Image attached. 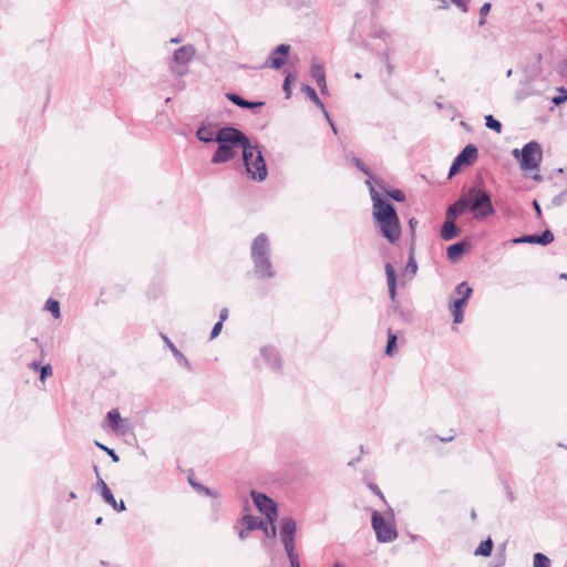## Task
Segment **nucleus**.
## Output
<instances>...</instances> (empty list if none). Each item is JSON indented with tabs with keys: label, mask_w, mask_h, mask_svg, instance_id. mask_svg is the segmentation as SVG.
<instances>
[{
	"label": "nucleus",
	"mask_w": 567,
	"mask_h": 567,
	"mask_svg": "<svg viewBox=\"0 0 567 567\" xmlns=\"http://www.w3.org/2000/svg\"><path fill=\"white\" fill-rule=\"evenodd\" d=\"M369 187L370 196L373 203L372 215L380 228V231L389 243H395L401 235L399 217L393 205L389 200L381 198L379 192L370 181H365Z\"/></svg>",
	"instance_id": "obj_1"
},
{
	"label": "nucleus",
	"mask_w": 567,
	"mask_h": 567,
	"mask_svg": "<svg viewBox=\"0 0 567 567\" xmlns=\"http://www.w3.org/2000/svg\"><path fill=\"white\" fill-rule=\"evenodd\" d=\"M215 142L218 143V148L212 157V163L221 164L235 158L237 150L244 153L249 138L240 130L226 126L217 131Z\"/></svg>",
	"instance_id": "obj_2"
},
{
	"label": "nucleus",
	"mask_w": 567,
	"mask_h": 567,
	"mask_svg": "<svg viewBox=\"0 0 567 567\" xmlns=\"http://www.w3.org/2000/svg\"><path fill=\"white\" fill-rule=\"evenodd\" d=\"M250 256L254 262V272L260 279H269L275 276L270 260V245L265 234L258 235L251 244Z\"/></svg>",
	"instance_id": "obj_3"
},
{
	"label": "nucleus",
	"mask_w": 567,
	"mask_h": 567,
	"mask_svg": "<svg viewBox=\"0 0 567 567\" xmlns=\"http://www.w3.org/2000/svg\"><path fill=\"white\" fill-rule=\"evenodd\" d=\"M243 162L249 178L257 182H262L267 178L266 161L257 143H251L249 140L243 153Z\"/></svg>",
	"instance_id": "obj_4"
},
{
	"label": "nucleus",
	"mask_w": 567,
	"mask_h": 567,
	"mask_svg": "<svg viewBox=\"0 0 567 567\" xmlns=\"http://www.w3.org/2000/svg\"><path fill=\"white\" fill-rule=\"evenodd\" d=\"M297 523L290 516L281 517L279 522V538L289 559L290 567H300L296 547Z\"/></svg>",
	"instance_id": "obj_5"
},
{
	"label": "nucleus",
	"mask_w": 567,
	"mask_h": 567,
	"mask_svg": "<svg viewBox=\"0 0 567 567\" xmlns=\"http://www.w3.org/2000/svg\"><path fill=\"white\" fill-rule=\"evenodd\" d=\"M467 198L468 206L474 213L475 218L485 219L486 217L494 215L495 209L487 192L476 187H471L467 190Z\"/></svg>",
	"instance_id": "obj_6"
},
{
	"label": "nucleus",
	"mask_w": 567,
	"mask_h": 567,
	"mask_svg": "<svg viewBox=\"0 0 567 567\" xmlns=\"http://www.w3.org/2000/svg\"><path fill=\"white\" fill-rule=\"evenodd\" d=\"M515 158H519L520 168L523 171L537 169L543 159V152L540 145L532 141L524 145L522 151L515 148L512 152Z\"/></svg>",
	"instance_id": "obj_7"
},
{
	"label": "nucleus",
	"mask_w": 567,
	"mask_h": 567,
	"mask_svg": "<svg viewBox=\"0 0 567 567\" xmlns=\"http://www.w3.org/2000/svg\"><path fill=\"white\" fill-rule=\"evenodd\" d=\"M473 289L467 285L466 281L461 282L456 286L454 293L458 296L454 299L450 306L453 315V323L457 324L463 321L464 307L470 299Z\"/></svg>",
	"instance_id": "obj_8"
},
{
	"label": "nucleus",
	"mask_w": 567,
	"mask_h": 567,
	"mask_svg": "<svg viewBox=\"0 0 567 567\" xmlns=\"http://www.w3.org/2000/svg\"><path fill=\"white\" fill-rule=\"evenodd\" d=\"M195 48L190 44L183 45L177 49L173 54L174 65L171 66V70L178 76H183L187 73V64L195 56Z\"/></svg>",
	"instance_id": "obj_9"
},
{
	"label": "nucleus",
	"mask_w": 567,
	"mask_h": 567,
	"mask_svg": "<svg viewBox=\"0 0 567 567\" xmlns=\"http://www.w3.org/2000/svg\"><path fill=\"white\" fill-rule=\"evenodd\" d=\"M372 527L375 532L377 539L380 543H389L398 537L395 527L392 524L386 523L384 517L378 512L372 514Z\"/></svg>",
	"instance_id": "obj_10"
},
{
	"label": "nucleus",
	"mask_w": 567,
	"mask_h": 567,
	"mask_svg": "<svg viewBox=\"0 0 567 567\" xmlns=\"http://www.w3.org/2000/svg\"><path fill=\"white\" fill-rule=\"evenodd\" d=\"M251 498L254 501L255 506L261 514L266 516L269 524H272L277 520V506L271 498L256 491H251Z\"/></svg>",
	"instance_id": "obj_11"
},
{
	"label": "nucleus",
	"mask_w": 567,
	"mask_h": 567,
	"mask_svg": "<svg viewBox=\"0 0 567 567\" xmlns=\"http://www.w3.org/2000/svg\"><path fill=\"white\" fill-rule=\"evenodd\" d=\"M290 47L288 44L278 45L268 58L265 66L280 69L286 63Z\"/></svg>",
	"instance_id": "obj_12"
},
{
	"label": "nucleus",
	"mask_w": 567,
	"mask_h": 567,
	"mask_svg": "<svg viewBox=\"0 0 567 567\" xmlns=\"http://www.w3.org/2000/svg\"><path fill=\"white\" fill-rule=\"evenodd\" d=\"M218 130L219 128H217V125L214 123H203L202 126L198 127L196 136L204 143L215 142Z\"/></svg>",
	"instance_id": "obj_13"
},
{
	"label": "nucleus",
	"mask_w": 567,
	"mask_h": 567,
	"mask_svg": "<svg viewBox=\"0 0 567 567\" xmlns=\"http://www.w3.org/2000/svg\"><path fill=\"white\" fill-rule=\"evenodd\" d=\"M467 208H470V206L466 193L446 209L445 217L455 219L458 215H462Z\"/></svg>",
	"instance_id": "obj_14"
},
{
	"label": "nucleus",
	"mask_w": 567,
	"mask_h": 567,
	"mask_svg": "<svg viewBox=\"0 0 567 567\" xmlns=\"http://www.w3.org/2000/svg\"><path fill=\"white\" fill-rule=\"evenodd\" d=\"M477 158V147L473 144L466 145L462 152L455 157L457 164L462 166L471 165Z\"/></svg>",
	"instance_id": "obj_15"
},
{
	"label": "nucleus",
	"mask_w": 567,
	"mask_h": 567,
	"mask_svg": "<svg viewBox=\"0 0 567 567\" xmlns=\"http://www.w3.org/2000/svg\"><path fill=\"white\" fill-rule=\"evenodd\" d=\"M311 76L316 81L317 85L319 86L320 92L322 94H326L328 91V87H327L326 73H324L323 66L320 64L313 63L311 65Z\"/></svg>",
	"instance_id": "obj_16"
},
{
	"label": "nucleus",
	"mask_w": 567,
	"mask_h": 567,
	"mask_svg": "<svg viewBox=\"0 0 567 567\" xmlns=\"http://www.w3.org/2000/svg\"><path fill=\"white\" fill-rule=\"evenodd\" d=\"M460 234V229L455 224V219H451L445 217V221L442 225L441 237L443 240H452L457 237Z\"/></svg>",
	"instance_id": "obj_17"
},
{
	"label": "nucleus",
	"mask_w": 567,
	"mask_h": 567,
	"mask_svg": "<svg viewBox=\"0 0 567 567\" xmlns=\"http://www.w3.org/2000/svg\"><path fill=\"white\" fill-rule=\"evenodd\" d=\"M384 269L389 287V296L391 300H394L396 296V274L393 266L390 262L385 264Z\"/></svg>",
	"instance_id": "obj_18"
},
{
	"label": "nucleus",
	"mask_w": 567,
	"mask_h": 567,
	"mask_svg": "<svg viewBox=\"0 0 567 567\" xmlns=\"http://www.w3.org/2000/svg\"><path fill=\"white\" fill-rule=\"evenodd\" d=\"M261 354L265 358L266 362L272 370H279L281 367V360L278 352L272 348H264L261 350Z\"/></svg>",
	"instance_id": "obj_19"
},
{
	"label": "nucleus",
	"mask_w": 567,
	"mask_h": 567,
	"mask_svg": "<svg viewBox=\"0 0 567 567\" xmlns=\"http://www.w3.org/2000/svg\"><path fill=\"white\" fill-rule=\"evenodd\" d=\"M102 498L104 499V502L106 504L112 506V508L116 512H124L126 509L124 502L120 501L117 503V501L115 499L113 493L111 492V489L109 488L107 485H104V491L102 492Z\"/></svg>",
	"instance_id": "obj_20"
},
{
	"label": "nucleus",
	"mask_w": 567,
	"mask_h": 567,
	"mask_svg": "<svg viewBox=\"0 0 567 567\" xmlns=\"http://www.w3.org/2000/svg\"><path fill=\"white\" fill-rule=\"evenodd\" d=\"M227 99L229 101H231L234 104H236L237 106H240L244 109H254V107H259V106L264 105V102H249L235 93H228Z\"/></svg>",
	"instance_id": "obj_21"
},
{
	"label": "nucleus",
	"mask_w": 567,
	"mask_h": 567,
	"mask_svg": "<svg viewBox=\"0 0 567 567\" xmlns=\"http://www.w3.org/2000/svg\"><path fill=\"white\" fill-rule=\"evenodd\" d=\"M240 524L245 526L249 532L261 529V527H265V522L261 520L259 517L252 515H245L241 518Z\"/></svg>",
	"instance_id": "obj_22"
},
{
	"label": "nucleus",
	"mask_w": 567,
	"mask_h": 567,
	"mask_svg": "<svg viewBox=\"0 0 567 567\" xmlns=\"http://www.w3.org/2000/svg\"><path fill=\"white\" fill-rule=\"evenodd\" d=\"M301 91L306 94V96L309 100H311L317 106H319L322 110L324 117H328V112L326 111L321 100L318 97V94L315 91V89L309 85H302Z\"/></svg>",
	"instance_id": "obj_23"
},
{
	"label": "nucleus",
	"mask_w": 567,
	"mask_h": 567,
	"mask_svg": "<svg viewBox=\"0 0 567 567\" xmlns=\"http://www.w3.org/2000/svg\"><path fill=\"white\" fill-rule=\"evenodd\" d=\"M465 250V243L460 241L447 247L446 255L452 261L461 259Z\"/></svg>",
	"instance_id": "obj_24"
},
{
	"label": "nucleus",
	"mask_w": 567,
	"mask_h": 567,
	"mask_svg": "<svg viewBox=\"0 0 567 567\" xmlns=\"http://www.w3.org/2000/svg\"><path fill=\"white\" fill-rule=\"evenodd\" d=\"M107 422L113 431H117L121 427V423L123 422L121 414L117 409H112L107 412L106 415Z\"/></svg>",
	"instance_id": "obj_25"
},
{
	"label": "nucleus",
	"mask_w": 567,
	"mask_h": 567,
	"mask_svg": "<svg viewBox=\"0 0 567 567\" xmlns=\"http://www.w3.org/2000/svg\"><path fill=\"white\" fill-rule=\"evenodd\" d=\"M493 545L494 544L491 538L483 540L475 549L474 555L475 556H484V557L491 556L492 550H493Z\"/></svg>",
	"instance_id": "obj_26"
},
{
	"label": "nucleus",
	"mask_w": 567,
	"mask_h": 567,
	"mask_svg": "<svg viewBox=\"0 0 567 567\" xmlns=\"http://www.w3.org/2000/svg\"><path fill=\"white\" fill-rule=\"evenodd\" d=\"M352 162L362 173H364L369 177L368 181H370L372 185L374 183L375 185L381 187V181H379L372 176V173L370 172V169L364 165V163L360 158L353 157Z\"/></svg>",
	"instance_id": "obj_27"
},
{
	"label": "nucleus",
	"mask_w": 567,
	"mask_h": 567,
	"mask_svg": "<svg viewBox=\"0 0 567 567\" xmlns=\"http://www.w3.org/2000/svg\"><path fill=\"white\" fill-rule=\"evenodd\" d=\"M45 310L51 312L54 319H59L61 317L60 312V302L55 299L49 298L44 306Z\"/></svg>",
	"instance_id": "obj_28"
},
{
	"label": "nucleus",
	"mask_w": 567,
	"mask_h": 567,
	"mask_svg": "<svg viewBox=\"0 0 567 567\" xmlns=\"http://www.w3.org/2000/svg\"><path fill=\"white\" fill-rule=\"evenodd\" d=\"M388 334H389V338H388V343H386V348H385V353L388 355L392 357L396 352L398 338L391 330H389Z\"/></svg>",
	"instance_id": "obj_29"
},
{
	"label": "nucleus",
	"mask_w": 567,
	"mask_h": 567,
	"mask_svg": "<svg viewBox=\"0 0 567 567\" xmlns=\"http://www.w3.org/2000/svg\"><path fill=\"white\" fill-rule=\"evenodd\" d=\"M533 565L534 567H550V560L546 555L537 553L534 555Z\"/></svg>",
	"instance_id": "obj_30"
},
{
	"label": "nucleus",
	"mask_w": 567,
	"mask_h": 567,
	"mask_svg": "<svg viewBox=\"0 0 567 567\" xmlns=\"http://www.w3.org/2000/svg\"><path fill=\"white\" fill-rule=\"evenodd\" d=\"M513 243L514 244H538L539 245V239H538V235H527V236L514 238Z\"/></svg>",
	"instance_id": "obj_31"
},
{
	"label": "nucleus",
	"mask_w": 567,
	"mask_h": 567,
	"mask_svg": "<svg viewBox=\"0 0 567 567\" xmlns=\"http://www.w3.org/2000/svg\"><path fill=\"white\" fill-rule=\"evenodd\" d=\"M485 125L488 128L496 131L497 133H501L502 131V123L494 118L493 115H487L485 117Z\"/></svg>",
	"instance_id": "obj_32"
},
{
	"label": "nucleus",
	"mask_w": 567,
	"mask_h": 567,
	"mask_svg": "<svg viewBox=\"0 0 567 567\" xmlns=\"http://www.w3.org/2000/svg\"><path fill=\"white\" fill-rule=\"evenodd\" d=\"M380 188H382L389 197L393 198L396 202H403L405 199L404 193L400 189L386 190L385 188H383L382 185Z\"/></svg>",
	"instance_id": "obj_33"
},
{
	"label": "nucleus",
	"mask_w": 567,
	"mask_h": 567,
	"mask_svg": "<svg viewBox=\"0 0 567 567\" xmlns=\"http://www.w3.org/2000/svg\"><path fill=\"white\" fill-rule=\"evenodd\" d=\"M538 239H539V245L546 246V245L553 243L554 234L549 229H546L542 235H538Z\"/></svg>",
	"instance_id": "obj_34"
},
{
	"label": "nucleus",
	"mask_w": 567,
	"mask_h": 567,
	"mask_svg": "<svg viewBox=\"0 0 567 567\" xmlns=\"http://www.w3.org/2000/svg\"><path fill=\"white\" fill-rule=\"evenodd\" d=\"M166 344L168 346V348L172 350L173 354L179 359V360H184L185 363H187V360L185 359V357L183 355V353L174 346V343L167 338V337H163Z\"/></svg>",
	"instance_id": "obj_35"
},
{
	"label": "nucleus",
	"mask_w": 567,
	"mask_h": 567,
	"mask_svg": "<svg viewBox=\"0 0 567 567\" xmlns=\"http://www.w3.org/2000/svg\"><path fill=\"white\" fill-rule=\"evenodd\" d=\"M559 94L553 97V103L555 105H560L561 103L567 101V89L560 87Z\"/></svg>",
	"instance_id": "obj_36"
},
{
	"label": "nucleus",
	"mask_w": 567,
	"mask_h": 567,
	"mask_svg": "<svg viewBox=\"0 0 567 567\" xmlns=\"http://www.w3.org/2000/svg\"><path fill=\"white\" fill-rule=\"evenodd\" d=\"M416 270H417L416 261H415L414 257L411 255L409 258V261L406 264V267H405V272L412 277L416 274Z\"/></svg>",
	"instance_id": "obj_37"
},
{
	"label": "nucleus",
	"mask_w": 567,
	"mask_h": 567,
	"mask_svg": "<svg viewBox=\"0 0 567 567\" xmlns=\"http://www.w3.org/2000/svg\"><path fill=\"white\" fill-rule=\"evenodd\" d=\"M269 525H270V528L268 527V524L265 523V527H261V529L264 530V533H265V535L267 537L276 538V536H277V527H276L275 523L269 524Z\"/></svg>",
	"instance_id": "obj_38"
},
{
	"label": "nucleus",
	"mask_w": 567,
	"mask_h": 567,
	"mask_svg": "<svg viewBox=\"0 0 567 567\" xmlns=\"http://www.w3.org/2000/svg\"><path fill=\"white\" fill-rule=\"evenodd\" d=\"M491 10V3L489 2H486L484 3L482 7H481V10H480V13H481V19L478 21V25L482 27L485 24V17L486 14L489 12Z\"/></svg>",
	"instance_id": "obj_39"
},
{
	"label": "nucleus",
	"mask_w": 567,
	"mask_h": 567,
	"mask_svg": "<svg viewBox=\"0 0 567 567\" xmlns=\"http://www.w3.org/2000/svg\"><path fill=\"white\" fill-rule=\"evenodd\" d=\"M52 375V367L51 364H45L40 369V381L43 383L47 378Z\"/></svg>",
	"instance_id": "obj_40"
},
{
	"label": "nucleus",
	"mask_w": 567,
	"mask_h": 567,
	"mask_svg": "<svg viewBox=\"0 0 567 567\" xmlns=\"http://www.w3.org/2000/svg\"><path fill=\"white\" fill-rule=\"evenodd\" d=\"M96 446L103 451H105L112 458L113 462H118L120 461V457L118 455L114 452V450L112 449H109L107 446L101 444L100 442H95Z\"/></svg>",
	"instance_id": "obj_41"
},
{
	"label": "nucleus",
	"mask_w": 567,
	"mask_h": 567,
	"mask_svg": "<svg viewBox=\"0 0 567 567\" xmlns=\"http://www.w3.org/2000/svg\"><path fill=\"white\" fill-rule=\"evenodd\" d=\"M293 80L292 75L291 74H288L286 78H285V81H284V84H282V90L285 91L286 93V99H289L290 95H291V90H290V83L291 81Z\"/></svg>",
	"instance_id": "obj_42"
},
{
	"label": "nucleus",
	"mask_w": 567,
	"mask_h": 567,
	"mask_svg": "<svg viewBox=\"0 0 567 567\" xmlns=\"http://www.w3.org/2000/svg\"><path fill=\"white\" fill-rule=\"evenodd\" d=\"M382 60L385 63L388 73L391 75L393 73V65L390 63L389 54L382 53Z\"/></svg>",
	"instance_id": "obj_43"
},
{
	"label": "nucleus",
	"mask_w": 567,
	"mask_h": 567,
	"mask_svg": "<svg viewBox=\"0 0 567 567\" xmlns=\"http://www.w3.org/2000/svg\"><path fill=\"white\" fill-rule=\"evenodd\" d=\"M453 3H455L463 12H467V3L470 0H451Z\"/></svg>",
	"instance_id": "obj_44"
},
{
	"label": "nucleus",
	"mask_w": 567,
	"mask_h": 567,
	"mask_svg": "<svg viewBox=\"0 0 567 567\" xmlns=\"http://www.w3.org/2000/svg\"><path fill=\"white\" fill-rule=\"evenodd\" d=\"M221 328H223L221 321L216 322L215 326L213 327V330L210 333V339H215L220 333Z\"/></svg>",
	"instance_id": "obj_45"
},
{
	"label": "nucleus",
	"mask_w": 567,
	"mask_h": 567,
	"mask_svg": "<svg viewBox=\"0 0 567 567\" xmlns=\"http://www.w3.org/2000/svg\"><path fill=\"white\" fill-rule=\"evenodd\" d=\"M461 167H462V165L457 164V161L454 159V162L452 163V165L450 167L449 177L454 176L460 171Z\"/></svg>",
	"instance_id": "obj_46"
},
{
	"label": "nucleus",
	"mask_w": 567,
	"mask_h": 567,
	"mask_svg": "<svg viewBox=\"0 0 567 567\" xmlns=\"http://www.w3.org/2000/svg\"><path fill=\"white\" fill-rule=\"evenodd\" d=\"M248 534H249V530H248L245 526H243L241 530H240V532H239V534H238V537H239L241 540H244V539H246V538H247Z\"/></svg>",
	"instance_id": "obj_47"
},
{
	"label": "nucleus",
	"mask_w": 567,
	"mask_h": 567,
	"mask_svg": "<svg viewBox=\"0 0 567 567\" xmlns=\"http://www.w3.org/2000/svg\"><path fill=\"white\" fill-rule=\"evenodd\" d=\"M228 317V309L227 308H224L221 309L220 313H219V321H221V323L227 319Z\"/></svg>",
	"instance_id": "obj_48"
},
{
	"label": "nucleus",
	"mask_w": 567,
	"mask_h": 567,
	"mask_svg": "<svg viewBox=\"0 0 567 567\" xmlns=\"http://www.w3.org/2000/svg\"><path fill=\"white\" fill-rule=\"evenodd\" d=\"M193 486H195L197 489L205 492V494L209 495L210 491L207 487H204L199 484H195L192 481H189Z\"/></svg>",
	"instance_id": "obj_49"
},
{
	"label": "nucleus",
	"mask_w": 567,
	"mask_h": 567,
	"mask_svg": "<svg viewBox=\"0 0 567 567\" xmlns=\"http://www.w3.org/2000/svg\"><path fill=\"white\" fill-rule=\"evenodd\" d=\"M533 206H534V208H535V210H536L537 216H538V217H540V215H542V209H540V206H539L538 202H537V200H534Z\"/></svg>",
	"instance_id": "obj_50"
},
{
	"label": "nucleus",
	"mask_w": 567,
	"mask_h": 567,
	"mask_svg": "<svg viewBox=\"0 0 567 567\" xmlns=\"http://www.w3.org/2000/svg\"><path fill=\"white\" fill-rule=\"evenodd\" d=\"M29 368L32 369V370H40L41 369V365H40V362L38 361H33L29 364Z\"/></svg>",
	"instance_id": "obj_51"
},
{
	"label": "nucleus",
	"mask_w": 567,
	"mask_h": 567,
	"mask_svg": "<svg viewBox=\"0 0 567 567\" xmlns=\"http://www.w3.org/2000/svg\"><path fill=\"white\" fill-rule=\"evenodd\" d=\"M326 118L329 121L330 126H331L333 133L337 134V127H336L334 123L330 120V116L328 115V117H326Z\"/></svg>",
	"instance_id": "obj_52"
},
{
	"label": "nucleus",
	"mask_w": 567,
	"mask_h": 567,
	"mask_svg": "<svg viewBox=\"0 0 567 567\" xmlns=\"http://www.w3.org/2000/svg\"><path fill=\"white\" fill-rule=\"evenodd\" d=\"M97 485L100 486L102 493L104 491V485H106V483L102 478H99Z\"/></svg>",
	"instance_id": "obj_53"
},
{
	"label": "nucleus",
	"mask_w": 567,
	"mask_h": 567,
	"mask_svg": "<svg viewBox=\"0 0 567 567\" xmlns=\"http://www.w3.org/2000/svg\"><path fill=\"white\" fill-rule=\"evenodd\" d=\"M415 223H416V221H415V219H414V218L410 219L409 225H410V227H411L412 229H414V225H415Z\"/></svg>",
	"instance_id": "obj_54"
},
{
	"label": "nucleus",
	"mask_w": 567,
	"mask_h": 567,
	"mask_svg": "<svg viewBox=\"0 0 567 567\" xmlns=\"http://www.w3.org/2000/svg\"><path fill=\"white\" fill-rule=\"evenodd\" d=\"M76 498V494L74 492H71L69 494V499H75Z\"/></svg>",
	"instance_id": "obj_55"
},
{
	"label": "nucleus",
	"mask_w": 567,
	"mask_h": 567,
	"mask_svg": "<svg viewBox=\"0 0 567 567\" xmlns=\"http://www.w3.org/2000/svg\"><path fill=\"white\" fill-rule=\"evenodd\" d=\"M172 43H179L181 42V39L179 38H173L171 40Z\"/></svg>",
	"instance_id": "obj_56"
},
{
	"label": "nucleus",
	"mask_w": 567,
	"mask_h": 567,
	"mask_svg": "<svg viewBox=\"0 0 567 567\" xmlns=\"http://www.w3.org/2000/svg\"><path fill=\"white\" fill-rule=\"evenodd\" d=\"M102 520H103L102 517H97L96 520H95V524L100 525V524H102Z\"/></svg>",
	"instance_id": "obj_57"
},
{
	"label": "nucleus",
	"mask_w": 567,
	"mask_h": 567,
	"mask_svg": "<svg viewBox=\"0 0 567 567\" xmlns=\"http://www.w3.org/2000/svg\"><path fill=\"white\" fill-rule=\"evenodd\" d=\"M512 75V70H508L506 76L509 78Z\"/></svg>",
	"instance_id": "obj_58"
},
{
	"label": "nucleus",
	"mask_w": 567,
	"mask_h": 567,
	"mask_svg": "<svg viewBox=\"0 0 567 567\" xmlns=\"http://www.w3.org/2000/svg\"><path fill=\"white\" fill-rule=\"evenodd\" d=\"M354 78H355V79H360V78H361V74H360V73H355V74H354Z\"/></svg>",
	"instance_id": "obj_59"
},
{
	"label": "nucleus",
	"mask_w": 567,
	"mask_h": 567,
	"mask_svg": "<svg viewBox=\"0 0 567 567\" xmlns=\"http://www.w3.org/2000/svg\"><path fill=\"white\" fill-rule=\"evenodd\" d=\"M452 440V437H449V439H442L443 442H450Z\"/></svg>",
	"instance_id": "obj_60"
},
{
	"label": "nucleus",
	"mask_w": 567,
	"mask_h": 567,
	"mask_svg": "<svg viewBox=\"0 0 567 567\" xmlns=\"http://www.w3.org/2000/svg\"><path fill=\"white\" fill-rule=\"evenodd\" d=\"M333 567H342V566H341V565H339V564H336Z\"/></svg>",
	"instance_id": "obj_61"
},
{
	"label": "nucleus",
	"mask_w": 567,
	"mask_h": 567,
	"mask_svg": "<svg viewBox=\"0 0 567 567\" xmlns=\"http://www.w3.org/2000/svg\"><path fill=\"white\" fill-rule=\"evenodd\" d=\"M561 277L567 279V275H563Z\"/></svg>",
	"instance_id": "obj_62"
},
{
	"label": "nucleus",
	"mask_w": 567,
	"mask_h": 567,
	"mask_svg": "<svg viewBox=\"0 0 567 567\" xmlns=\"http://www.w3.org/2000/svg\"><path fill=\"white\" fill-rule=\"evenodd\" d=\"M565 447L567 449V444L565 445Z\"/></svg>",
	"instance_id": "obj_63"
}]
</instances>
